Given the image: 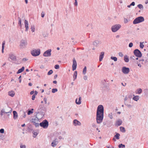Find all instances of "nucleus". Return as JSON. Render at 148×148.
<instances>
[{"instance_id":"nucleus-1","label":"nucleus","mask_w":148,"mask_h":148,"mask_svg":"<svg viewBox=\"0 0 148 148\" xmlns=\"http://www.w3.org/2000/svg\"><path fill=\"white\" fill-rule=\"evenodd\" d=\"M36 113V117L35 118H32L31 120V121L33 123L38 122L39 119L42 118L44 115V113L41 110V108L38 109Z\"/></svg>"},{"instance_id":"nucleus-2","label":"nucleus","mask_w":148,"mask_h":148,"mask_svg":"<svg viewBox=\"0 0 148 148\" xmlns=\"http://www.w3.org/2000/svg\"><path fill=\"white\" fill-rule=\"evenodd\" d=\"M12 111V109L10 107L8 106L5 107L2 109L1 111V115L3 116V114H7V115L9 116Z\"/></svg>"},{"instance_id":"nucleus-3","label":"nucleus","mask_w":148,"mask_h":148,"mask_svg":"<svg viewBox=\"0 0 148 148\" xmlns=\"http://www.w3.org/2000/svg\"><path fill=\"white\" fill-rule=\"evenodd\" d=\"M103 118V113H99L98 112L96 113V121L98 124L102 122Z\"/></svg>"},{"instance_id":"nucleus-4","label":"nucleus","mask_w":148,"mask_h":148,"mask_svg":"<svg viewBox=\"0 0 148 148\" xmlns=\"http://www.w3.org/2000/svg\"><path fill=\"white\" fill-rule=\"evenodd\" d=\"M144 21V19L143 17L140 16L136 18L133 21V24H137L143 22Z\"/></svg>"},{"instance_id":"nucleus-5","label":"nucleus","mask_w":148,"mask_h":148,"mask_svg":"<svg viewBox=\"0 0 148 148\" xmlns=\"http://www.w3.org/2000/svg\"><path fill=\"white\" fill-rule=\"evenodd\" d=\"M121 27V25L119 24H116L113 25L111 27V30L113 32H115L117 31Z\"/></svg>"},{"instance_id":"nucleus-6","label":"nucleus","mask_w":148,"mask_h":148,"mask_svg":"<svg viewBox=\"0 0 148 148\" xmlns=\"http://www.w3.org/2000/svg\"><path fill=\"white\" fill-rule=\"evenodd\" d=\"M27 44V40L26 39H23L21 41L20 46L21 48H24L26 47Z\"/></svg>"},{"instance_id":"nucleus-7","label":"nucleus","mask_w":148,"mask_h":148,"mask_svg":"<svg viewBox=\"0 0 148 148\" xmlns=\"http://www.w3.org/2000/svg\"><path fill=\"white\" fill-rule=\"evenodd\" d=\"M40 125L41 127L45 129L47 128L48 126V122L47 120H45L40 123Z\"/></svg>"},{"instance_id":"nucleus-8","label":"nucleus","mask_w":148,"mask_h":148,"mask_svg":"<svg viewBox=\"0 0 148 148\" xmlns=\"http://www.w3.org/2000/svg\"><path fill=\"white\" fill-rule=\"evenodd\" d=\"M32 55L34 56H36L39 55L40 54V51L39 49H35L31 51Z\"/></svg>"},{"instance_id":"nucleus-9","label":"nucleus","mask_w":148,"mask_h":148,"mask_svg":"<svg viewBox=\"0 0 148 148\" xmlns=\"http://www.w3.org/2000/svg\"><path fill=\"white\" fill-rule=\"evenodd\" d=\"M135 56L137 57L140 58L142 56L141 52L138 49H135L134 51Z\"/></svg>"},{"instance_id":"nucleus-10","label":"nucleus","mask_w":148,"mask_h":148,"mask_svg":"<svg viewBox=\"0 0 148 148\" xmlns=\"http://www.w3.org/2000/svg\"><path fill=\"white\" fill-rule=\"evenodd\" d=\"M97 112H98L99 113H103L104 109L102 105H99L98 106Z\"/></svg>"},{"instance_id":"nucleus-11","label":"nucleus","mask_w":148,"mask_h":148,"mask_svg":"<svg viewBox=\"0 0 148 148\" xmlns=\"http://www.w3.org/2000/svg\"><path fill=\"white\" fill-rule=\"evenodd\" d=\"M122 71L124 74H127L130 71V69L125 66L123 67L122 69Z\"/></svg>"},{"instance_id":"nucleus-12","label":"nucleus","mask_w":148,"mask_h":148,"mask_svg":"<svg viewBox=\"0 0 148 148\" xmlns=\"http://www.w3.org/2000/svg\"><path fill=\"white\" fill-rule=\"evenodd\" d=\"M51 49H49L45 51L43 54V56L45 57H50L51 55Z\"/></svg>"},{"instance_id":"nucleus-13","label":"nucleus","mask_w":148,"mask_h":148,"mask_svg":"<svg viewBox=\"0 0 148 148\" xmlns=\"http://www.w3.org/2000/svg\"><path fill=\"white\" fill-rule=\"evenodd\" d=\"M101 43V41L98 40H95L93 42V45L95 47H97L99 44Z\"/></svg>"},{"instance_id":"nucleus-14","label":"nucleus","mask_w":148,"mask_h":148,"mask_svg":"<svg viewBox=\"0 0 148 148\" xmlns=\"http://www.w3.org/2000/svg\"><path fill=\"white\" fill-rule=\"evenodd\" d=\"M73 62L72 70L74 71L76 69L77 65L76 61L75 58H73Z\"/></svg>"},{"instance_id":"nucleus-15","label":"nucleus","mask_w":148,"mask_h":148,"mask_svg":"<svg viewBox=\"0 0 148 148\" xmlns=\"http://www.w3.org/2000/svg\"><path fill=\"white\" fill-rule=\"evenodd\" d=\"M73 124L75 126H80L81 125L80 122L77 119H74L73 120Z\"/></svg>"},{"instance_id":"nucleus-16","label":"nucleus","mask_w":148,"mask_h":148,"mask_svg":"<svg viewBox=\"0 0 148 148\" xmlns=\"http://www.w3.org/2000/svg\"><path fill=\"white\" fill-rule=\"evenodd\" d=\"M25 31L27 32L28 31L29 29V27H28V21L26 20H25Z\"/></svg>"},{"instance_id":"nucleus-17","label":"nucleus","mask_w":148,"mask_h":148,"mask_svg":"<svg viewBox=\"0 0 148 148\" xmlns=\"http://www.w3.org/2000/svg\"><path fill=\"white\" fill-rule=\"evenodd\" d=\"M122 121L121 119H119L116 122V125L117 126L120 125L122 123Z\"/></svg>"},{"instance_id":"nucleus-18","label":"nucleus","mask_w":148,"mask_h":148,"mask_svg":"<svg viewBox=\"0 0 148 148\" xmlns=\"http://www.w3.org/2000/svg\"><path fill=\"white\" fill-rule=\"evenodd\" d=\"M13 118L14 119H16L18 117V114L17 112L15 111H13Z\"/></svg>"},{"instance_id":"nucleus-19","label":"nucleus","mask_w":148,"mask_h":148,"mask_svg":"<svg viewBox=\"0 0 148 148\" xmlns=\"http://www.w3.org/2000/svg\"><path fill=\"white\" fill-rule=\"evenodd\" d=\"M104 52H102L101 53V54L99 56V60L100 61H101L103 58L104 56Z\"/></svg>"},{"instance_id":"nucleus-20","label":"nucleus","mask_w":148,"mask_h":148,"mask_svg":"<svg viewBox=\"0 0 148 148\" xmlns=\"http://www.w3.org/2000/svg\"><path fill=\"white\" fill-rule=\"evenodd\" d=\"M81 97H80L79 98V100H78V101L77 102V98L76 99H75V103H76L77 104H78V105H79L81 103Z\"/></svg>"},{"instance_id":"nucleus-21","label":"nucleus","mask_w":148,"mask_h":148,"mask_svg":"<svg viewBox=\"0 0 148 148\" xmlns=\"http://www.w3.org/2000/svg\"><path fill=\"white\" fill-rule=\"evenodd\" d=\"M10 58L12 60H16V57L13 54H10L9 55Z\"/></svg>"},{"instance_id":"nucleus-22","label":"nucleus","mask_w":148,"mask_h":148,"mask_svg":"<svg viewBox=\"0 0 148 148\" xmlns=\"http://www.w3.org/2000/svg\"><path fill=\"white\" fill-rule=\"evenodd\" d=\"M124 60L126 62H128L129 61V57L127 55H125L124 57Z\"/></svg>"},{"instance_id":"nucleus-23","label":"nucleus","mask_w":148,"mask_h":148,"mask_svg":"<svg viewBox=\"0 0 148 148\" xmlns=\"http://www.w3.org/2000/svg\"><path fill=\"white\" fill-rule=\"evenodd\" d=\"M58 141H56V140L53 141L51 144V145L53 147H55L58 143Z\"/></svg>"},{"instance_id":"nucleus-24","label":"nucleus","mask_w":148,"mask_h":148,"mask_svg":"<svg viewBox=\"0 0 148 148\" xmlns=\"http://www.w3.org/2000/svg\"><path fill=\"white\" fill-rule=\"evenodd\" d=\"M25 68L24 66H23L21 69H19L17 72V74L20 73L22 72L24 70Z\"/></svg>"},{"instance_id":"nucleus-25","label":"nucleus","mask_w":148,"mask_h":148,"mask_svg":"<svg viewBox=\"0 0 148 148\" xmlns=\"http://www.w3.org/2000/svg\"><path fill=\"white\" fill-rule=\"evenodd\" d=\"M5 43V41H4L3 42L2 45V53H4V45Z\"/></svg>"},{"instance_id":"nucleus-26","label":"nucleus","mask_w":148,"mask_h":148,"mask_svg":"<svg viewBox=\"0 0 148 148\" xmlns=\"http://www.w3.org/2000/svg\"><path fill=\"white\" fill-rule=\"evenodd\" d=\"M8 95L9 96L11 97H13L15 95V93L14 91H11L9 92H8Z\"/></svg>"},{"instance_id":"nucleus-27","label":"nucleus","mask_w":148,"mask_h":148,"mask_svg":"<svg viewBox=\"0 0 148 148\" xmlns=\"http://www.w3.org/2000/svg\"><path fill=\"white\" fill-rule=\"evenodd\" d=\"M3 114V116L2 117V119L3 120H5L7 119L9 117V116H8L7 114Z\"/></svg>"},{"instance_id":"nucleus-28","label":"nucleus","mask_w":148,"mask_h":148,"mask_svg":"<svg viewBox=\"0 0 148 148\" xmlns=\"http://www.w3.org/2000/svg\"><path fill=\"white\" fill-rule=\"evenodd\" d=\"M77 72L76 71H75L74 72V73L73 74V80L74 81L75 79H76L77 77Z\"/></svg>"},{"instance_id":"nucleus-29","label":"nucleus","mask_w":148,"mask_h":148,"mask_svg":"<svg viewBox=\"0 0 148 148\" xmlns=\"http://www.w3.org/2000/svg\"><path fill=\"white\" fill-rule=\"evenodd\" d=\"M124 104L127 106L129 108H131L132 107V106L130 104H128L127 103V102H124Z\"/></svg>"},{"instance_id":"nucleus-30","label":"nucleus","mask_w":148,"mask_h":148,"mask_svg":"<svg viewBox=\"0 0 148 148\" xmlns=\"http://www.w3.org/2000/svg\"><path fill=\"white\" fill-rule=\"evenodd\" d=\"M137 7L140 10H142L143 9V5L141 4H139L137 5Z\"/></svg>"},{"instance_id":"nucleus-31","label":"nucleus","mask_w":148,"mask_h":148,"mask_svg":"<svg viewBox=\"0 0 148 148\" xmlns=\"http://www.w3.org/2000/svg\"><path fill=\"white\" fill-rule=\"evenodd\" d=\"M120 130L123 132H125V128L123 127H120Z\"/></svg>"},{"instance_id":"nucleus-32","label":"nucleus","mask_w":148,"mask_h":148,"mask_svg":"<svg viewBox=\"0 0 148 148\" xmlns=\"http://www.w3.org/2000/svg\"><path fill=\"white\" fill-rule=\"evenodd\" d=\"M32 133L33 134V137L36 138L38 134L37 132L34 131H33L32 132Z\"/></svg>"},{"instance_id":"nucleus-33","label":"nucleus","mask_w":148,"mask_h":148,"mask_svg":"<svg viewBox=\"0 0 148 148\" xmlns=\"http://www.w3.org/2000/svg\"><path fill=\"white\" fill-rule=\"evenodd\" d=\"M133 99L134 100V101H137L138 100V96H134L133 98Z\"/></svg>"},{"instance_id":"nucleus-34","label":"nucleus","mask_w":148,"mask_h":148,"mask_svg":"<svg viewBox=\"0 0 148 148\" xmlns=\"http://www.w3.org/2000/svg\"><path fill=\"white\" fill-rule=\"evenodd\" d=\"M18 19L19 20L18 24L19 26H20L21 27H22V25H21V18H20L19 17H18Z\"/></svg>"},{"instance_id":"nucleus-35","label":"nucleus","mask_w":148,"mask_h":148,"mask_svg":"<svg viewBox=\"0 0 148 148\" xmlns=\"http://www.w3.org/2000/svg\"><path fill=\"white\" fill-rule=\"evenodd\" d=\"M111 59L114 60V61H116L117 60V58L116 57L111 56Z\"/></svg>"},{"instance_id":"nucleus-36","label":"nucleus","mask_w":148,"mask_h":148,"mask_svg":"<svg viewBox=\"0 0 148 148\" xmlns=\"http://www.w3.org/2000/svg\"><path fill=\"white\" fill-rule=\"evenodd\" d=\"M118 147L119 148H125V145H124L123 144H121L119 145Z\"/></svg>"},{"instance_id":"nucleus-37","label":"nucleus","mask_w":148,"mask_h":148,"mask_svg":"<svg viewBox=\"0 0 148 148\" xmlns=\"http://www.w3.org/2000/svg\"><path fill=\"white\" fill-rule=\"evenodd\" d=\"M120 136V134L119 133H117L115 135L114 137L116 138V139H119V136Z\"/></svg>"},{"instance_id":"nucleus-38","label":"nucleus","mask_w":148,"mask_h":148,"mask_svg":"<svg viewBox=\"0 0 148 148\" xmlns=\"http://www.w3.org/2000/svg\"><path fill=\"white\" fill-rule=\"evenodd\" d=\"M86 66L84 67V68L83 71V73L84 75H85L86 73Z\"/></svg>"},{"instance_id":"nucleus-39","label":"nucleus","mask_w":148,"mask_h":148,"mask_svg":"<svg viewBox=\"0 0 148 148\" xmlns=\"http://www.w3.org/2000/svg\"><path fill=\"white\" fill-rule=\"evenodd\" d=\"M31 31L33 32H34L35 31V26L34 25H32L31 27Z\"/></svg>"},{"instance_id":"nucleus-40","label":"nucleus","mask_w":148,"mask_h":148,"mask_svg":"<svg viewBox=\"0 0 148 148\" xmlns=\"http://www.w3.org/2000/svg\"><path fill=\"white\" fill-rule=\"evenodd\" d=\"M57 91L58 89L57 88H53L52 90V92L53 93H54Z\"/></svg>"},{"instance_id":"nucleus-41","label":"nucleus","mask_w":148,"mask_h":148,"mask_svg":"<svg viewBox=\"0 0 148 148\" xmlns=\"http://www.w3.org/2000/svg\"><path fill=\"white\" fill-rule=\"evenodd\" d=\"M108 116L110 119H112L113 118L112 114V113H110L108 114Z\"/></svg>"},{"instance_id":"nucleus-42","label":"nucleus","mask_w":148,"mask_h":148,"mask_svg":"<svg viewBox=\"0 0 148 148\" xmlns=\"http://www.w3.org/2000/svg\"><path fill=\"white\" fill-rule=\"evenodd\" d=\"M53 72V71L51 70L48 72L47 75H50Z\"/></svg>"},{"instance_id":"nucleus-43","label":"nucleus","mask_w":148,"mask_h":148,"mask_svg":"<svg viewBox=\"0 0 148 148\" xmlns=\"http://www.w3.org/2000/svg\"><path fill=\"white\" fill-rule=\"evenodd\" d=\"M33 124L35 125V126L36 127H38L40 125V124L38 122L34 123Z\"/></svg>"},{"instance_id":"nucleus-44","label":"nucleus","mask_w":148,"mask_h":148,"mask_svg":"<svg viewBox=\"0 0 148 148\" xmlns=\"http://www.w3.org/2000/svg\"><path fill=\"white\" fill-rule=\"evenodd\" d=\"M20 147L21 148H25L26 146L24 145H22V144H20Z\"/></svg>"},{"instance_id":"nucleus-45","label":"nucleus","mask_w":148,"mask_h":148,"mask_svg":"<svg viewBox=\"0 0 148 148\" xmlns=\"http://www.w3.org/2000/svg\"><path fill=\"white\" fill-rule=\"evenodd\" d=\"M138 94H140L142 92V90L141 88H139L138 90Z\"/></svg>"},{"instance_id":"nucleus-46","label":"nucleus","mask_w":148,"mask_h":148,"mask_svg":"<svg viewBox=\"0 0 148 148\" xmlns=\"http://www.w3.org/2000/svg\"><path fill=\"white\" fill-rule=\"evenodd\" d=\"M33 113V112L32 111L30 110H28L27 112V114L29 115L31 114H32Z\"/></svg>"},{"instance_id":"nucleus-47","label":"nucleus","mask_w":148,"mask_h":148,"mask_svg":"<svg viewBox=\"0 0 148 148\" xmlns=\"http://www.w3.org/2000/svg\"><path fill=\"white\" fill-rule=\"evenodd\" d=\"M144 47V45L141 42H140V47L141 48V49H142L143 48V47Z\"/></svg>"},{"instance_id":"nucleus-48","label":"nucleus","mask_w":148,"mask_h":148,"mask_svg":"<svg viewBox=\"0 0 148 148\" xmlns=\"http://www.w3.org/2000/svg\"><path fill=\"white\" fill-rule=\"evenodd\" d=\"M5 135H3V134H1V139H4L5 137Z\"/></svg>"},{"instance_id":"nucleus-49","label":"nucleus","mask_w":148,"mask_h":148,"mask_svg":"<svg viewBox=\"0 0 148 148\" xmlns=\"http://www.w3.org/2000/svg\"><path fill=\"white\" fill-rule=\"evenodd\" d=\"M55 68L56 69H58L59 68V66L58 65L56 64L55 66Z\"/></svg>"},{"instance_id":"nucleus-50","label":"nucleus","mask_w":148,"mask_h":148,"mask_svg":"<svg viewBox=\"0 0 148 148\" xmlns=\"http://www.w3.org/2000/svg\"><path fill=\"white\" fill-rule=\"evenodd\" d=\"M119 55L121 57H122L123 56V53L121 52H120L119 53Z\"/></svg>"},{"instance_id":"nucleus-51","label":"nucleus","mask_w":148,"mask_h":148,"mask_svg":"<svg viewBox=\"0 0 148 148\" xmlns=\"http://www.w3.org/2000/svg\"><path fill=\"white\" fill-rule=\"evenodd\" d=\"M45 16V13L44 12L42 11V12L41 13V16L43 18Z\"/></svg>"},{"instance_id":"nucleus-52","label":"nucleus","mask_w":148,"mask_h":148,"mask_svg":"<svg viewBox=\"0 0 148 148\" xmlns=\"http://www.w3.org/2000/svg\"><path fill=\"white\" fill-rule=\"evenodd\" d=\"M133 43L132 42H130L129 44V47H132L133 46Z\"/></svg>"},{"instance_id":"nucleus-53","label":"nucleus","mask_w":148,"mask_h":148,"mask_svg":"<svg viewBox=\"0 0 148 148\" xmlns=\"http://www.w3.org/2000/svg\"><path fill=\"white\" fill-rule=\"evenodd\" d=\"M4 130L3 129H1V133H4Z\"/></svg>"},{"instance_id":"nucleus-54","label":"nucleus","mask_w":148,"mask_h":148,"mask_svg":"<svg viewBox=\"0 0 148 148\" xmlns=\"http://www.w3.org/2000/svg\"><path fill=\"white\" fill-rule=\"evenodd\" d=\"M36 95H33L32 97V99L33 100H34L35 99Z\"/></svg>"},{"instance_id":"nucleus-55","label":"nucleus","mask_w":148,"mask_h":148,"mask_svg":"<svg viewBox=\"0 0 148 148\" xmlns=\"http://www.w3.org/2000/svg\"><path fill=\"white\" fill-rule=\"evenodd\" d=\"M145 63H148V57L146 58L145 61Z\"/></svg>"},{"instance_id":"nucleus-56","label":"nucleus","mask_w":148,"mask_h":148,"mask_svg":"<svg viewBox=\"0 0 148 148\" xmlns=\"http://www.w3.org/2000/svg\"><path fill=\"white\" fill-rule=\"evenodd\" d=\"M132 94H130V95H129L128 96V98L130 99H131L132 98Z\"/></svg>"},{"instance_id":"nucleus-57","label":"nucleus","mask_w":148,"mask_h":148,"mask_svg":"<svg viewBox=\"0 0 148 148\" xmlns=\"http://www.w3.org/2000/svg\"><path fill=\"white\" fill-rule=\"evenodd\" d=\"M47 99L45 97L44 98V101L45 102V104H46L47 103Z\"/></svg>"},{"instance_id":"nucleus-58","label":"nucleus","mask_w":148,"mask_h":148,"mask_svg":"<svg viewBox=\"0 0 148 148\" xmlns=\"http://www.w3.org/2000/svg\"><path fill=\"white\" fill-rule=\"evenodd\" d=\"M128 97H127V96H125V98H124V102H127L126 101L127 100V99H128Z\"/></svg>"},{"instance_id":"nucleus-59","label":"nucleus","mask_w":148,"mask_h":148,"mask_svg":"<svg viewBox=\"0 0 148 148\" xmlns=\"http://www.w3.org/2000/svg\"><path fill=\"white\" fill-rule=\"evenodd\" d=\"M124 22L125 23H127L128 22V20L127 19L125 18L124 20Z\"/></svg>"},{"instance_id":"nucleus-60","label":"nucleus","mask_w":148,"mask_h":148,"mask_svg":"<svg viewBox=\"0 0 148 148\" xmlns=\"http://www.w3.org/2000/svg\"><path fill=\"white\" fill-rule=\"evenodd\" d=\"M21 75H20L18 78V79L19 80V82L20 83H21Z\"/></svg>"},{"instance_id":"nucleus-61","label":"nucleus","mask_w":148,"mask_h":148,"mask_svg":"<svg viewBox=\"0 0 148 148\" xmlns=\"http://www.w3.org/2000/svg\"><path fill=\"white\" fill-rule=\"evenodd\" d=\"M83 78L85 80H86L87 79V77L86 75H85L84 76Z\"/></svg>"},{"instance_id":"nucleus-62","label":"nucleus","mask_w":148,"mask_h":148,"mask_svg":"<svg viewBox=\"0 0 148 148\" xmlns=\"http://www.w3.org/2000/svg\"><path fill=\"white\" fill-rule=\"evenodd\" d=\"M92 127H95V128L96 127V125L94 123H92Z\"/></svg>"},{"instance_id":"nucleus-63","label":"nucleus","mask_w":148,"mask_h":148,"mask_svg":"<svg viewBox=\"0 0 148 148\" xmlns=\"http://www.w3.org/2000/svg\"><path fill=\"white\" fill-rule=\"evenodd\" d=\"M131 5L134 6L135 5V3L134 2H132L131 4Z\"/></svg>"},{"instance_id":"nucleus-64","label":"nucleus","mask_w":148,"mask_h":148,"mask_svg":"<svg viewBox=\"0 0 148 148\" xmlns=\"http://www.w3.org/2000/svg\"><path fill=\"white\" fill-rule=\"evenodd\" d=\"M135 58V57L134 56H131L130 57V58L131 59H132L133 60H134V58Z\"/></svg>"}]
</instances>
